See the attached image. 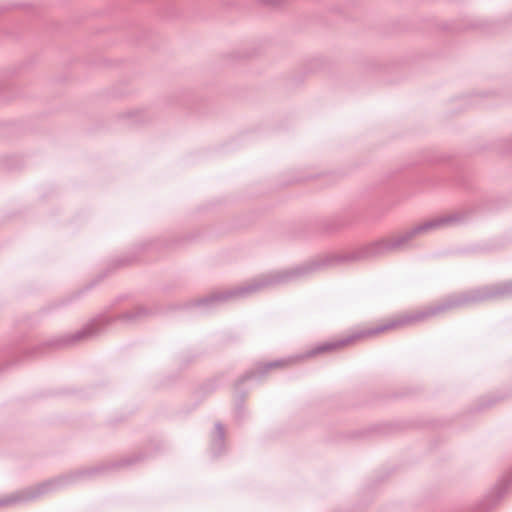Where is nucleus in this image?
I'll use <instances>...</instances> for the list:
<instances>
[{"label": "nucleus", "mask_w": 512, "mask_h": 512, "mask_svg": "<svg viewBox=\"0 0 512 512\" xmlns=\"http://www.w3.org/2000/svg\"><path fill=\"white\" fill-rule=\"evenodd\" d=\"M337 346L335 344H329V345H325V346H321L318 348V351L319 352H322V351H326V350H331V349H334L336 348Z\"/></svg>", "instance_id": "nucleus-1"}]
</instances>
